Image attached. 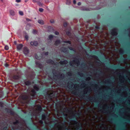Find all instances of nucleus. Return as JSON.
Instances as JSON below:
<instances>
[{"instance_id":"31","label":"nucleus","mask_w":130,"mask_h":130,"mask_svg":"<svg viewBox=\"0 0 130 130\" xmlns=\"http://www.w3.org/2000/svg\"><path fill=\"white\" fill-rule=\"evenodd\" d=\"M108 120L109 121L115 123H116V122L115 120L114 119L111 118H108Z\"/></svg>"},{"instance_id":"4","label":"nucleus","mask_w":130,"mask_h":130,"mask_svg":"<svg viewBox=\"0 0 130 130\" xmlns=\"http://www.w3.org/2000/svg\"><path fill=\"white\" fill-rule=\"evenodd\" d=\"M53 93H51L50 94L48 93L45 97V99L48 100L49 101H51L53 97Z\"/></svg>"},{"instance_id":"45","label":"nucleus","mask_w":130,"mask_h":130,"mask_svg":"<svg viewBox=\"0 0 130 130\" xmlns=\"http://www.w3.org/2000/svg\"><path fill=\"white\" fill-rule=\"evenodd\" d=\"M67 23L66 22H64L63 23V26L64 27H66L67 26Z\"/></svg>"},{"instance_id":"3","label":"nucleus","mask_w":130,"mask_h":130,"mask_svg":"<svg viewBox=\"0 0 130 130\" xmlns=\"http://www.w3.org/2000/svg\"><path fill=\"white\" fill-rule=\"evenodd\" d=\"M109 67L111 68L116 69L117 68H119L122 70H124L125 67H121L120 65H118L115 66L114 65H110V62L108 61V65Z\"/></svg>"},{"instance_id":"42","label":"nucleus","mask_w":130,"mask_h":130,"mask_svg":"<svg viewBox=\"0 0 130 130\" xmlns=\"http://www.w3.org/2000/svg\"><path fill=\"white\" fill-rule=\"evenodd\" d=\"M63 42L65 43H67L69 44H71V42L69 40H68L67 41H63Z\"/></svg>"},{"instance_id":"53","label":"nucleus","mask_w":130,"mask_h":130,"mask_svg":"<svg viewBox=\"0 0 130 130\" xmlns=\"http://www.w3.org/2000/svg\"><path fill=\"white\" fill-rule=\"evenodd\" d=\"M32 32L34 34H36L37 33V31L35 30H33L32 31Z\"/></svg>"},{"instance_id":"13","label":"nucleus","mask_w":130,"mask_h":130,"mask_svg":"<svg viewBox=\"0 0 130 130\" xmlns=\"http://www.w3.org/2000/svg\"><path fill=\"white\" fill-rule=\"evenodd\" d=\"M90 57H92L94 58H95L97 60H98L99 61L97 62L99 64H100L101 63V62L100 60L99 59L98 57L94 55H91L90 56Z\"/></svg>"},{"instance_id":"55","label":"nucleus","mask_w":130,"mask_h":130,"mask_svg":"<svg viewBox=\"0 0 130 130\" xmlns=\"http://www.w3.org/2000/svg\"><path fill=\"white\" fill-rule=\"evenodd\" d=\"M38 4L39 6H41L42 5L41 3L40 2H38Z\"/></svg>"},{"instance_id":"8","label":"nucleus","mask_w":130,"mask_h":130,"mask_svg":"<svg viewBox=\"0 0 130 130\" xmlns=\"http://www.w3.org/2000/svg\"><path fill=\"white\" fill-rule=\"evenodd\" d=\"M55 71V70H53V74L54 76L58 77L59 76V75H60L59 77L60 78H61L62 79H63L64 78V75L63 76H62V74H59L58 75H55L57 74V73H56V71H55V72H54V71Z\"/></svg>"},{"instance_id":"50","label":"nucleus","mask_w":130,"mask_h":130,"mask_svg":"<svg viewBox=\"0 0 130 130\" xmlns=\"http://www.w3.org/2000/svg\"><path fill=\"white\" fill-rule=\"evenodd\" d=\"M3 130H8V127L7 126L4 127L3 128Z\"/></svg>"},{"instance_id":"61","label":"nucleus","mask_w":130,"mask_h":130,"mask_svg":"<svg viewBox=\"0 0 130 130\" xmlns=\"http://www.w3.org/2000/svg\"><path fill=\"white\" fill-rule=\"evenodd\" d=\"M104 60H105V59H104V57H103V59L102 60V61H104L105 62H107V61L106 60H105L104 61Z\"/></svg>"},{"instance_id":"56","label":"nucleus","mask_w":130,"mask_h":130,"mask_svg":"<svg viewBox=\"0 0 130 130\" xmlns=\"http://www.w3.org/2000/svg\"><path fill=\"white\" fill-rule=\"evenodd\" d=\"M39 123L41 124H42L43 123V121L42 120H41L39 121Z\"/></svg>"},{"instance_id":"11","label":"nucleus","mask_w":130,"mask_h":130,"mask_svg":"<svg viewBox=\"0 0 130 130\" xmlns=\"http://www.w3.org/2000/svg\"><path fill=\"white\" fill-rule=\"evenodd\" d=\"M23 52L25 55H27L29 53V49L26 47H24L23 49Z\"/></svg>"},{"instance_id":"1","label":"nucleus","mask_w":130,"mask_h":130,"mask_svg":"<svg viewBox=\"0 0 130 130\" xmlns=\"http://www.w3.org/2000/svg\"><path fill=\"white\" fill-rule=\"evenodd\" d=\"M34 89H32L31 91V96L32 97L36 96L37 91H38L39 89V87L35 85L34 86Z\"/></svg>"},{"instance_id":"63","label":"nucleus","mask_w":130,"mask_h":130,"mask_svg":"<svg viewBox=\"0 0 130 130\" xmlns=\"http://www.w3.org/2000/svg\"><path fill=\"white\" fill-rule=\"evenodd\" d=\"M53 120L54 121H55L56 122H57L58 121V120L55 119H53Z\"/></svg>"},{"instance_id":"26","label":"nucleus","mask_w":130,"mask_h":130,"mask_svg":"<svg viewBox=\"0 0 130 130\" xmlns=\"http://www.w3.org/2000/svg\"><path fill=\"white\" fill-rule=\"evenodd\" d=\"M61 43V41L60 40H56L55 42V44L56 46H57L59 44Z\"/></svg>"},{"instance_id":"35","label":"nucleus","mask_w":130,"mask_h":130,"mask_svg":"<svg viewBox=\"0 0 130 130\" xmlns=\"http://www.w3.org/2000/svg\"><path fill=\"white\" fill-rule=\"evenodd\" d=\"M38 22L39 23L42 25L44 24L43 21L42 20H39Z\"/></svg>"},{"instance_id":"29","label":"nucleus","mask_w":130,"mask_h":130,"mask_svg":"<svg viewBox=\"0 0 130 130\" xmlns=\"http://www.w3.org/2000/svg\"><path fill=\"white\" fill-rule=\"evenodd\" d=\"M35 58L37 60H40L41 59V58L40 57H38L37 54H35Z\"/></svg>"},{"instance_id":"52","label":"nucleus","mask_w":130,"mask_h":130,"mask_svg":"<svg viewBox=\"0 0 130 130\" xmlns=\"http://www.w3.org/2000/svg\"><path fill=\"white\" fill-rule=\"evenodd\" d=\"M50 22L51 23H54V21L52 19L50 20Z\"/></svg>"},{"instance_id":"12","label":"nucleus","mask_w":130,"mask_h":130,"mask_svg":"<svg viewBox=\"0 0 130 130\" xmlns=\"http://www.w3.org/2000/svg\"><path fill=\"white\" fill-rule=\"evenodd\" d=\"M5 110L7 112L10 113L12 115H13L14 114L13 111L11 110L6 108L5 109Z\"/></svg>"},{"instance_id":"36","label":"nucleus","mask_w":130,"mask_h":130,"mask_svg":"<svg viewBox=\"0 0 130 130\" xmlns=\"http://www.w3.org/2000/svg\"><path fill=\"white\" fill-rule=\"evenodd\" d=\"M66 34L68 36H70L71 35V33L69 31H66Z\"/></svg>"},{"instance_id":"47","label":"nucleus","mask_w":130,"mask_h":130,"mask_svg":"<svg viewBox=\"0 0 130 130\" xmlns=\"http://www.w3.org/2000/svg\"><path fill=\"white\" fill-rule=\"evenodd\" d=\"M69 49L73 51H75V50H74V48H72V47H69Z\"/></svg>"},{"instance_id":"54","label":"nucleus","mask_w":130,"mask_h":130,"mask_svg":"<svg viewBox=\"0 0 130 130\" xmlns=\"http://www.w3.org/2000/svg\"><path fill=\"white\" fill-rule=\"evenodd\" d=\"M54 33L56 35H58L59 34V32L57 31H55Z\"/></svg>"},{"instance_id":"59","label":"nucleus","mask_w":130,"mask_h":130,"mask_svg":"<svg viewBox=\"0 0 130 130\" xmlns=\"http://www.w3.org/2000/svg\"><path fill=\"white\" fill-rule=\"evenodd\" d=\"M83 10H86L87 11H88L89 10V9L88 8H85L83 9Z\"/></svg>"},{"instance_id":"49","label":"nucleus","mask_w":130,"mask_h":130,"mask_svg":"<svg viewBox=\"0 0 130 130\" xmlns=\"http://www.w3.org/2000/svg\"><path fill=\"white\" fill-rule=\"evenodd\" d=\"M93 54L95 55H98V52L96 51H94L93 52Z\"/></svg>"},{"instance_id":"41","label":"nucleus","mask_w":130,"mask_h":130,"mask_svg":"<svg viewBox=\"0 0 130 130\" xmlns=\"http://www.w3.org/2000/svg\"><path fill=\"white\" fill-rule=\"evenodd\" d=\"M63 51L64 53H68V51L66 48H64Z\"/></svg>"},{"instance_id":"18","label":"nucleus","mask_w":130,"mask_h":130,"mask_svg":"<svg viewBox=\"0 0 130 130\" xmlns=\"http://www.w3.org/2000/svg\"><path fill=\"white\" fill-rule=\"evenodd\" d=\"M35 63L36 65L38 66L39 68H41L42 67V65L40 62L36 61L35 62Z\"/></svg>"},{"instance_id":"2","label":"nucleus","mask_w":130,"mask_h":130,"mask_svg":"<svg viewBox=\"0 0 130 130\" xmlns=\"http://www.w3.org/2000/svg\"><path fill=\"white\" fill-rule=\"evenodd\" d=\"M74 120H75V125H78V126H77L76 127L75 130H82L83 127L81 124L79 123L77 121V119L74 116L72 118Z\"/></svg>"},{"instance_id":"19","label":"nucleus","mask_w":130,"mask_h":130,"mask_svg":"<svg viewBox=\"0 0 130 130\" xmlns=\"http://www.w3.org/2000/svg\"><path fill=\"white\" fill-rule=\"evenodd\" d=\"M22 98L23 100H27L29 99V96L27 95H23L22 96Z\"/></svg>"},{"instance_id":"44","label":"nucleus","mask_w":130,"mask_h":130,"mask_svg":"<svg viewBox=\"0 0 130 130\" xmlns=\"http://www.w3.org/2000/svg\"><path fill=\"white\" fill-rule=\"evenodd\" d=\"M25 37L27 40H28V36L27 35H25Z\"/></svg>"},{"instance_id":"24","label":"nucleus","mask_w":130,"mask_h":130,"mask_svg":"<svg viewBox=\"0 0 130 130\" xmlns=\"http://www.w3.org/2000/svg\"><path fill=\"white\" fill-rule=\"evenodd\" d=\"M61 124L62 127H64L66 128V130H69L68 128L66 126L65 124V121L64 123H61Z\"/></svg>"},{"instance_id":"20","label":"nucleus","mask_w":130,"mask_h":130,"mask_svg":"<svg viewBox=\"0 0 130 130\" xmlns=\"http://www.w3.org/2000/svg\"><path fill=\"white\" fill-rule=\"evenodd\" d=\"M47 63L51 64H54V61L52 59H50L48 60L47 61Z\"/></svg>"},{"instance_id":"48","label":"nucleus","mask_w":130,"mask_h":130,"mask_svg":"<svg viewBox=\"0 0 130 130\" xmlns=\"http://www.w3.org/2000/svg\"><path fill=\"white\" fill-rule=\"evenodd\" d=\"M119 52L121 54H123V50H119Z\"/></svg>"},{"instance_id":"51","label":"nucleus","mask_w":130,"mask_h":130,"mask_svg":"<svg viewBox=\"0 0 130 130\" xmlns=\"http://www.w3.org/2000/svg\"><path fill=\"white\" fill-rule=\"evenodd\" d=\"M39 10L40 12H42L43 11V9L42 8H40Z\"/></svg>"},{"instance_id":"6","label":"nucleus","mask_w":130,"mask_h":130,"mask_svg":"<svg viewBox=\"0 0 130 130\" xmlns=\"http://www.w3.org/2000/svg\"><path fill=\"white\" fill-rule=\"evenodd\" d=\"M81 112H80L79 113H76L74 115H73L72 117L70 118V119L71 120L73 121H74V123L75 122V120H74L72 118H73V117L74 116L76 117V118L77 119V117H79L81 115Z\"/></svg>"},{"instance_id":"30","label":"nucleus","mask_w":130,"mask_h":130,"mask_svg":"<svg viewBox=\"0 0 130 130\" xmlns=\"http://www.w3.org/2000/svg\"><path fill=\"white\" fill-rule=\"evenodd\" d=\"M99 75H102L103 74V72L100 70H98L97 72Z\"/></svg>"},{"instance_id":"16","label":"nucleus","mask_w":130,"mask_h":130,"mask_svg":"<svg viewBox=\"0 0 130 130\" xmlns=\"http://www.w3.org/2000/svg\"><path fill=\"white\" fill-rule=\"evenodd\" d=\"M99 102H96V105H95V106H96V107H100V108H102V109H103L104 110H103V111H106V113H107L108 112H107V111L106 109V110H105L104 109V108L103 107H101V106H100V105H99Z\"/></svg>"},{"instance_id":"43","label":"nucleus","mask_w":130,"mask_h":130,"mask_svg":"<svg viewBox=\"0 0 130 130\" xmlns=\"http://www.w3.org/2000/svg\"><path fill=\"white\" fill-rule=\"evenodd\" d=\"M19 13L21 15H24L23 12L21 11H20L19 12Z\"/></svg>"},{"instance_id":"22","label":"nucleus","mask_w":130,"mask_h":130,"mask_svg":"<svg viewBox=\"0 0 130 130\" xmlns=\"http://www.w3.org/2000/svg\"><path fill=\"white\" fill-rule=\"evenodd\" d=\"M25 85L26 86H29L31 84V81L29 80L25 82Z\"/></svg>"},{"instance_id":"46","label":"nucleus","mask_w":130,"mask_h":130,"mask_svg":"<svg viewBox=\"0 0 130 130\" xmlns=\"http://www.w3.org/2000/svg\"><path fill=\"white\" fill-rule=\"evenodd\" d=\"M9 47L8 46L6 45L5 47V49L6 50H7L9 49Z\"/></svg>"},{"instance_id":"25","label":"nucleus","mask_w":130,"mask_h":130,"mask_svg":"<svg viewBox=\"0 0 130 130\" xmlns=\"http://www.w3.org/2000/svg\"><path fill=\"white\" fill-rule=\"evenodd\" d=\"M60 63L61 64H65L68 63V61L66 60H65L63 61H60Z\"/></svg>"},{"instance_id":"64","label":"nucleus","mask_w":130,"mask_h":130,"mask_svg":"<svg viewBox=\"0 0 130 130\" xmlns=\"http://www.w3.org/2000/svg\"><path fill=\"white\" fill-rule=\"evenodd\" d=\"M71 73L70 72H68L67 73V74L69 75H71Z\"/></svg>"},{"instance_id":"17","label":"nucleus","mask_w":130,"mask_h":130,"mask_svg":"<svg viewBox=\"0 0 130 130\" xmlns=\"http://www.w3.org/2000/svg\"><path fill=\"white\" fill-rule=\"evenodd\" d=\"M126 60V59L122 56L119 59L118 61L120 62H124Z\"/></svg>"},{"instance_id":"5","label":"nucleus","mask_w":130,"mask_h":130,"mask_svg":"<svg viewBox=\"0 0 130 130\" xmlns=\"http://www.w3.org/2000/svg\"><path fill=\"white\" fill-rule=\"evenodd\" d=\"M63 110H65V111L66 112H69L70 111L69 109L67 107H65L63 109H62L60 110V113L62 114L63 116H65L66 117H67V114H65L64 113V112L63 111Z\"/></svg>"},{"instance_id":"14","label":"nucleus","mask_w":130,"mask_h":130,"mask_svg":"<svg viewBox=\"0 0 130 130\" xmlns=\"http://www.w3.org/2000/svg\"><path fill=\"white\" fill-rule=\"evenodd\" d=\"M20 76L18 75H13L12 76L13 78L15 80H18L20 78Z\"/></svg>"},{"instance_id":"32","label":"nucleus","mask_w":130,"mask_h":130,"mask_svg":"<svg viewBox=\"0 0 130 130\" xmlns=\"http://www.w3.org/2000/svg\"><path fill=\"white\" fill-rule=\"evenodd\" d=\"M95 28L97 29H101L102 30H103V28L101 27L98 26H95Z\"/></svg>"},{"instance_id":"37","label":"nucleus","mask_w":130,"mask_h":130,"mask_svg":"<svg viewBox=\"0 0 130 130\" xmlns=\"http://www.w3.org/2000/svg\"><path fill=\"white\" fill-rule=\"evenodd\" d=\"M126 126L124 125H123L121 128L118 130H125L126 129Z\"/></svg>"},{"instance_id":"33","label":"nucleus","mask_w":130,"mask_h":130,"mask_svg":"<svg viewBox=\"0 0 130 130\" xmlns=\"http://www.w3.org/2000/svg\"><path fill=\"white\" fill-rule=\"evenodd\" d=\"M54 36L52 35H50L48 37V39L50 40H52V39L54 37Z\"/></svg>"},{"instance_id":"62","label":"nucleus","mask_w":130,"mask_h":130,"mask_svg":"<svg viewBox=\"0 0 130 130\" xmlns=\"http://www.w3.org/2000/svg\"><path fill=\"white\" fill-rule=\"evenodd\" d=\"M82 65L83 66H85L86 65L85 63L84 62H83L82 64Z\"/></svg>"},{"instance_id":"57","label":"nucleus","mask_w":130,"mask_h":130,"mask_svg":"<svg viewBox=\"0 0 130 130\" xmlns=\"http://www.w3.org/2000/svg\"><path fill=\"white\" fill-rule=\"evenodd\" d=\"M72 93L74 94L75 95H78V94H77V93L76 92H72Z\"/></svg>"},{"instance_id":"15","label":"nucleus","mask_w":130,"mask_h":130,"mask_svg":"<svg viewBox=\"0 0 130 130\" xmlns=\"http://www.w3.org/2000/svg\"><path fill=\"white\" fill-rule=\"evenodd\" d=\"M47 115L44 113H43L42 115V119L43 120H45L46 119V117H47Z\"/></svg>"},{"instance_id":"10","label":"nucleus","mask_w":130,"mask_h":130,"mask_svg":"<svg viewBox=\"0 0 130 130\" xmlns=\"http://www.w3.org/2000/svg\"><path fill=\"white\" fill-rule=\"evenodd\" d=\"M30 44L31 45L37 46L38 45V42L36 41H31Z\"/></svg>"},{"instance_id":"39","label":"nucleus","mask_w":130,"mask_h":130,"mask_svg":"<svg viewBox=\"0 0 130 130\" xmlns=\"http://www.w3.org/2000/svg\"><path fill=\"white\" fill-rule=\"evenodd\" d=\"M92 110L93 109L91 107H89L87 109L86 111L87 112H88L89 111H92Z\"/></svg>"},{"instance_id":"21","label":"nucleus","mask_w":130,"mask_h":130,"mask_svg":"<svg viewBox=\"0 0 130 130\" xmlns=\"http://www.w3.org/2000/svg\"><path fill=\"white\" fill-rule=\"evenodd\" d=\"M72 62L76 63L77 65H79L80 63L78 58L76 59L75 60H73Z\"/></svg>"},{"instance_id":"7","label":"nucleus","mask_w":130,"mask_h":130,"mask_svg":"<svg viewBox=\"0 0 130 130\" xmlns=\"http://www.w3.org/2000/svg\"><path fill=\"white\" fill-rule=\"evenodd\" d=\"M118 29L116 28H115L113 29L112 31L111 32V35L113 36H115L118 34V32L116 30Z\"/></svg>"},{"instance_id":"27","label":"nucleus","mask_w":130,"mask_h":130,"mask_svg":"<svg viewBox=\"0 0 130 130\" xmlns=\"http://www.w3.org/2000/svg\"><path fill=\"white\" fill-rule=\"evenodd\" d=\"M48 93L47 91L46 90H43L42 92V94L45 97L47 94Z\"/></svg>"},{"instance_id":"23","label":"nucleus","mask_w":130,"mask_h":130,"mask_svg":"<svg viewBox=\"0 0 130 130\" xmlns=\"http://www.w3.org/2000/svg\"><path fill=\"white\" fill-rule=\"evenodd\" d=\"M23 46V45L22 44H20L18 45L17 46V49L18 50H20Z\"/></svg>"},{"instance_id":"28","label":"nucleus","mask_w":130,"mask_h":130,"mask_svg":"<svg viewBox=\"0 0 130 130\" xmlns=\"http://www.w3.org/2000/svg\"><path fill=\"white\" fill-rule=\"evenodd\" d=\"M10 14L12 16H13L15 14V13L13 10H11L9 11Z\"/></svg>"},{"instance_id":"60","label":"nucleus","mask_w":130,"mask_h":130,"mask_svg":"<svg viewBox=\"0 0 130 130\" xmlns=\"http://www.w3.org/2000/svg\"><path fill=\"white\" fill-rule=\"evenodd\" d=\"M26 20L27 21H31V20L28 18H26Z\"/></svg>"},{"instance_id":"58","label":"nucleus","mask_w":130,"mask_h":130,"mask_svg":"<svg viewBox=\"0 0 130 130\" xmlns=\"http://www.w3.org/2000/svg\"><path fill=\"white\" fill-rule=\"evenodd\" d=\"M48 53H49L48 52H47L45 53L44 54L45 55L47 56L48 55Z\"/></svg>"},{"instance_id":"9","label":"nucleus","mask_w":130,"mask_h":130,"mask_svg":"<svg viewBox=\"0 0 130 130\" xmlns=\"http://www.w3.org/2000/svg\"><path fill=\"white\" fill-rule=\"evenodd\" d=\"M85 100L88 101L92 102L93 101L94 98L91 96H86L85 98Z\"/></svg>"},{"instance_id":"38","label":"nucleus","mask_w":130,"mask_h":130,"mask_svg":"<svg viewBox=\"0 0 130 130\" xmlns=\"http://www.w3.org/2000/svg\"><path fill=\"white\" fill-rule=\"evenodd\" d=\"M37 108L38 110L39 111H41L42 109V108L40 105H39L38 106Z\"/></svg>"},{"instance_id":"40","label":"nucleus","mask_w":130,"mask_h":130,"mask_svg":"<svg viewBox=\"0 0 130 130\" xmlns=\"http://www.w3.org/2000/svg\"><path fill=\"white\" fill-rule=\"evenodd\" d=\"M71 3L70 0H67L66 4L68 5L70 4Z\"/></svg>"},{"instance_id":"34","label":"nucleus","mask_w":130,"mask_h":130,"mask_svg":"<svg viewBox=\"0 0 130 130\" xmlns=\"http://www.w3.org/2000/svg\"><path fill=\"white\" fill-rule=\"evenodd\" d=\"M20 123V122L17 119L15 120V121L13 123V124L14 125H15L17 124H19Z\"/></svg>"}]
</instances>
